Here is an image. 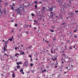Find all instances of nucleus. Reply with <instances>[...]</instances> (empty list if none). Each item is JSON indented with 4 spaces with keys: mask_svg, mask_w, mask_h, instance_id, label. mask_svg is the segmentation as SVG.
Segmentation results:
<instances>
[{
    "mask_svg": "<svg viewBox=\"0 0 78 78\" xmlns=\"http://www.w3.org/2000/svg\"><path fill=\"white\" fill-rule=\"evenodd\" d=\"M15 11H16L17 14H20V15L22 14V12L19 11V9H16Z\"/></svg>",
    "mask_w": 78,
    "mask_h": 78,
    "instance_id": "nucleus-1",
    "label": "nucleus"
},
{
    "mask_svg": "<svg viewBox=\"0 0 78 78\" xmlns=\"http://www.w3.org/2000/svg\"><path fill=\"white\" fill-rule=\"evenodd\" d=\"M29 26V25H27L26 24H25L23 26V27L24 28H28V27Z\"/></svg>",
    "mask_w": 78,
    "mask_h": 78,
    "instance_id": "nucleus-2",
    "label": "nucleus"
},
{
    "mask_svg": "<svg viewBox=\"0 0 78 78\" xmlns=\"http://www.w3.org/2000/svg\"><path fill=\"white\" fill-rule=\"evenodd\" d=\"M23 69H21L20 70V72L22 73V74H24V72H23Z\"/></svg>",
    "mask_w": 78,
    "mask_h": 78,
    "instance_id": "nucleus-3",
    "label": "nucleus"
},
{
    "mask_svg": "<svg viewBox=\"0 0 78 78\" xmlns=\"http://www.w3.org/2000/svg\"><path fill=\"white\" fill-rule=\"evenodd\" d=\"M24 66H28V63L27 61H26L25 63L24 64Z\"/></svg>",
    "mask_w": 78,
    "mask_h": 78,
    "instance_id": "nucleus-4",
    "label": "nucleus"
},
{
    "mask_svg": "<svg viewBox=\"0 0 78 78\" xmlns=\"http://www.w3.org/2000/svg\"><path fill=\"white\" fill-rule=\"evenodd\" d=\"M66 23L64 22L63 23H62V24H61V25H63V27H66Z\"/></svg>",
    "mask_w": 78,
    "mask_h": 78,
    "instance_id": "nucleus-5",
    "label": "nucleus"
},
{
    "mask_svg": "<svg viewBox=\"0 0 78 78\" xmlns=\"http://www.w3.org/2000/svg\"><path fill=\"white\" fill-rule=\"evenodd\" d=\"M46 71H47V69H44V70H43L41 72V73H44V72H46Z\"/></svg>",
    "mask_w": 78,
    "mask_h": 78,
    "instance_id": "nucleus-6",
    "label": "nucleus"
},
{
    "mask_svg": "<svg viewBox=\"0 0 78 78\" xmlns=\"http://www.w3.org/2000/svg\"><path fill=\"white\" fill-rule=\"evenodd\" d=\"M12 39H13V36H12V37L11 38L9 39V41H12Z\"/></svg>",
    "mask_w": 78,
    "mask_h": 78,
    "instance_id": "nucleus-7",
    "label": "nucleus"
},
{
    "mask_svg": "<svg viewBox=\"0 0 78 78\" xmlns=\"http://www.w3.org/2000/svg\"><path fill=\"white\" fill-rule=\"evenodd\" d=\"M16 64H17V65H19V64H22V62H18H18H17Z\"/></svg>",
    "mask_w": 78,
    "mask_h": 78,
    "instance_id": "nucleus-8",
    "label": "nucleus"
},
{
    "mask_svg": "<svg viewBox=\"0 0 78 78\" xmlns=\"http://www.w3.org/2000/svg\"><path fill=\"white\" fill-rule=\"evenodd\" d=\"M49 9L51 12V11H53V7H51V8H49Z\"/></svg>",
    "mask_w": 78,
    "mask_h": 78,
    "instance_id": "nucleus-9",
    "label": "nucleus"
},
{
    "mask_svg": "<svg viewBox=\"0 0 78 78\" xmlns=\"http://www.w3.org/2000/svg\"><path fill=\"white\" fill-rule=\"evenodd\" d=\"M63 56H64V58H67V57H66L67 55H66V54H63Z\"/></svg>",
    "mask_w": 78,
    "mask_h": 78,
    "instance_id": "nucleus-10",
    "label": "nucleus"
},
{
    "mask_svg": "<svg viewBox=\"0 0 78 78\" xmlns=\"http://www.w3.org/2000/svg\"><path fill=\"white\" fill-rule=\"evenodd\" d=\"M13 73L12 74V76L13 78H14L15 77V74L14 73V72H13Z\"/></svg>",
    "mask_w": 78,
    "mask_h": 78,
    "instance_id": "nucleus-11",
    "label": "nucleus"
},
{
    "mask_svg": "<svg viewBox=\"0 0 78 78\" xmlns=\"http://www.w3.org/2000/svg\"><path fill=\"white\" fill-rule=\"evenodd\" d=\"M55 18L56 20H58V19H59V17H58V16H55Z\"/></svg>",
    "mask_w": 78,
    "mask_h": 78,
    "instance_id": "nucleus-12",
    "label": "nucleus"
},
{
    "mask_svg": "<svg viewBox=\"0 0 78 78\" xmlns=\"http://www.w3.org/2000/svg\"><path fill=\"white\" fill-rule=\"evenodd\" d=\"M45 7H42V8H41V9H42V11H44V9H45Z\"/></svg>",
    "mask_w": 78,
    "mask_h": 78,
    "instance_id": "nucleus-13",
    "label": "nucleus"
},
{
    "mask_svg": "<svg viewBox=\"0 0 78 78\" xmlns=\"http://www.w3.org/2000/svg\"><path fill=\"white\" fill-rule=\"evenodd\" d=\"M35 9H37V5H35Z\"/></svg>",
    "mask_w": 78,
    "mask_h": 78,
    "instance_id": "nucleus-14",
    "label": "nucleus"
},
{
    "mask_svg": "<svg viewBox=\"0 0 78 78\" xmlns=\"http://www.w3.org/2000/svg\"><path fill=\"white\" fill-rule=\"evenodd\" d=\"M9 6H11V9H14V7L12 6L11 5H10Z\"/></svg>",
    "mask_w": 78,
    "mask_h": 78,
    "instance_id": "nucleus-15",
    "label": "nucleus"
},
{
    "mask_svg": "<svg viewBox=\"0 0 78 78\" xmlns=\"http://www.w3.org/2000/svg\"><path fill=\"white\" fill-rule=\"evenodd\" d=\"M64 5H63V8H66V3H64Z\"/></svg>",
    "mask_w": 78,
    "mask_h": 78,
    "instance_id": "nucleus-16",
    "label": "nucleus"
},
{
    "mask_svg": "<svg viewBox=\"0 0 78 78\" xmlns=\"http://www.w3.org/2000/svg\"><path fill=\"white\" fill-rule=\"evenodd\" d=\"M66 69H67L68 70H70V69H68V67L66 66Z\"/></svg>",
    "mask_w": 78,
    "mask_h": 78,
    "instance_id": "nucleus-17",
    "label": "nucleus"
},
{
    "mask_svg": "<svg viewBox=\"0 0 78 78\" xmlns=\"http://www.w3.org/2000/svg\"><path fill=\"white\" fill-rule=\"evenodd\" d=\"M4 51H7V49H6V48L5 47L4 48Z\"/></svg>",
    "mask_w": 78,
    "mask_h": 78,
    "instance_id": "nucleus-18",
    "label": "nucleus"
},
{
    "mask_svg": "<svg viewBox=\"0 0 78 78\" xmlns=\"http://www.w3.org/2000/svg\"><path fill=\"white\" fill-rule=\"evenodd\" d=\"M50 31H51V32H52V33H53L54 32V30L50 29Z\"/></svg>",
    "mask_w": 78,
    "mask_h": 78,
    "instance_id": "nucleus-19",
    "label": "nucleus"
},
{
    "mask_svg": "<svg viewBox=\"0 0 78 78\" xmlns=\"http://www.w3.org/2000/svg\"><path fill=\"white\" fill-rule=\"evenodd\" d=\"M20 54H21V55H25V53L23 51L22 52V53H20Z\"/></svg>",
    "mask_w": 78,
    "mask_h": 78,
    "instance_id": "nucleus-20",
    "label": "nucleus"
},
{
    "mask_svg": "<svg viewBox=\"0 0 78 78\" xmlns=\"http://www.w3.org/2000/svg\"><path fill=\"white\" fill-rule=\"evenodd\" d=\"M0 14H3V12H2V9L0 8Z\"/></svg>",
    "mask_w": 78,
    "mask_h": 78,
    "instance_id": "nucleus-21",
    "label": "nucleus"
},
{
    "mask_svg": "<svg viewBox=\"0 0 78 78\" xmlns=\"http://www.w3.org/2000/svg\"><path fill=\"white\" fill-rule=\"evenodd\" d=\"M74 37L75 38H76V37H77V35H74Z\"/></svg>",
    "mask_w": 78,
    "mask_h": 78,
    "instance_id": "nucleus-22",
    "label": "nucleus"
},
{
    "mask_svg": "<svg viewBox=\"0 0 78 78\" xmlns=\"http://www.w3.org/2000/svg\"><path fill=\"white\" fill-rule=\"evenodd\" d=\"M16 67L17 68V69H19L20 68V66L19 65L18 66H16Z\"/></svg>",
    "mask_w": 78,
    "mask_h": 78,
    "instance_id": "nucleus-23",
    "label": "nucleus"
},
{
    "mask_svg": "<svg viewBox=\"0 0 78 78\" xmlns=\"http://www.w3.org/2000/svg\"><path fill=\"white\" fill-rule=\"evenodd\" d=\"M17 9H19V10L20 11H22V9H20V8H18Z\"/></svg>",
    "mask_w": 78,
    "mask_h": 78,
    "instance_id": "nucleus-24",
    "label": "nucleus"
},
{
    "mask_svg": "<svg viewBox=\"0 0 78 78\" xmlns=\"http://www.w3.org/2000/svg\"><path fill=\"white\" fill-rule=\"evenodd\" d=\"M35 15L34 14H33V13H31V15H32V17H34V16Z\"/></svg>",
    "mask_w": 78,
    "mask_h": 78,
    "instance_id": "nucleus-25",
    "label": "nucleus"
},
{
    "mask_svg": "<svg viewBox=\"0 0 78 78\" xmlns=\"http://www.w3.org/2000/svg\"><path fill=\"white\" fill-rule=\"evenodd\" d=\"M33 66V63H31L30 64V67H32Z\"/></svg>",
    "mask_w": 78,
    "mask_h": 78,
    "instance_id": "nucleus-26",
    "label": "nucleus"
},
{
    "mask_svg": "<svg viewBox=\"0 0 78 78\" xmlns=\"http://www.w3.org/2000/svg\"><path fill=\"white\" fill-rule=\"evenodd\" d=\"M34 3H36V5H37V1H36L35 2H34Z\"/></svg>",
    "mask_w": 78,
    "mask_h": 78,
    "instance_id": "nucleus-27",
    "label": "nucleus"
},
{
    "mask_svg": "<svg viewBox=\"0 0 78 78\" xmlns=\"http://www.w3.org/2000/svg\"><path fill=\"white\" fill-rule=\"evenodd\" d=\"M5 5L6 6H8V3H5Z\"/></svg>",
    "mask_w": 78,
    "mask_h": 78,
    "instance_id": "nucleus-28",
    "label": "nucleus"
},
{
    "mask_svg": "<svg viewBox=\"0 0 78 78\" xmlns=\"http://www.w3.org/2000/svg\"><path fill=\"white\" fill-rule=\"evenodd\" d=\"M17 23H16L15 24V27H17Z\"/></svg>",
    "mask_w": 78,
    "mask_h": 78,
    "instance_id": "nucleus-29",
    "label": "nucleus"
},
{
    "mask_svg": "<svg viewBox=\"0 0 78 78\" xmlns=\"http://www.w3.org/2000/svg\"><path fill=\"white\" fill-rule=\"evenodd\" d=\"M69 47V48L70 50H72V47Z\"/></svg>",
    "mask_w": 78,
    "mask_h": 78,
    "instance_id": "nucleus-30",
    "label": "nucleus"
},
{
    "mask_svg": "<svg viewBox=\"0 0 78 78\" xmlns=\"http://www.w3.org/2000/svg\"><path fill=\"white\" fill-rule=\"evenodd\" d=\"M78 31V30H77V29H76V30H74V32H75V33L76 31Z\"/></svg>",
    "mask_w": 78,
    "mask_h": 78,
    "instance_id": "nucleus-31",
    "label": "nucleus"
},
{
    "mask_svg": "<svg viewBox=\"0 0 78 78\" xmlns=\"http://www.w3.org/2000/svg\"><path fill=\"white\" fill-rule=\"evenodd\" d=\"M29 56L30 57V58H32V56H31V55H29Z\"/></svg>",
    "mask_w": 78,
    "mask_h": 78,
    "instance_id": "nucleus-32",
    "label": "nucleus"
},
{
    "mask_svg": "<svg viewBox=\"0 0 78 78\" xmlns=\"http://www.w3.org/2000/svg\"><path fill=\"white\" fill-rule=\"evenodd\" d=\"M38 3L39 4H40V3H41V4H42V2H41V1H40V2H38Z\"/></svg>",
    "mask_w": 78,
    "mask_h": 78,
    "instance_id": "nucleus-33",
    "label": "nucleus"
},
{
    "mask_svg": "<svg viewBox=\"0 0 78 78\" xmlns=\"http://www.w3.org/2000/svg\"><path fill=\"white\" fill-rule=\"evenodd\" d=\"M70 14H71V15H72V14H73V15H74V13H71Z\"/></svg>",
    "mask_w": 78,
    "mask_h": 78,
    "instance_id": "nucleus-34",
    "label": "nucleus"
},
{
    "mask_svg": "<svg viewBox=\"0 0 78 78\" xmlns=\"http://www.w3.org/2000/svg\"><path fill=\"white\" fill-rule=\"evenodd\" d=\"M65 48L66 49H67V44L65 46Z\"/></svg>",
    "mask_w": 78,
    "mask_h": 78,
    "instance_id": "nucleus-35",
    "label": "nucleus"
},
{
    "mask_svg": "<svg viewBox=\"0 0 78 78\" xmlns=\"http://www.w3.org/2000/svg\"><path fill=\"white\" fill-rule=\"evenodd\" d=\"M5 42L6 44H8V41H5Z\"/></svg>",
    "mask_w": 78,
    "mask_h": 78,
    "instance_id": "nucleus-36",
    "label": "nucleus"
},
{
    "mask_svg": "<svg viewBox=\"0 0 78 78\" xmlns=\"http://www.w3.org/2000/svg\"><path fill=\"white\" fill-rule=\"evenodd\" d=\"M53 41H55L56 40V38H54L53 39Z\"/></svg>",
    "mask_w": 78,
    "mask_h": 78,
    "instance_id": "nucleus-37",
    "label": "nucleus"
},
{
    "mask_svg": "<svg viewBox=\"0 0 78 78\" xmlns=\"http://www.w3.org/2000/svg\"><path fill=\"white\" fill-rule=\"evenodd\" d=\"M11 22H14V20H12L11 21Z\"/></svg>",
    "mask_w": 78,
    "mask_h": 78,
    "instance_id": "nucleus-38",
    "label": "nucleus"
},
{
    "mask_svg": "<svg viewBox=\"0 0 78 78\" xmlns=\"http://www.w3.org/2000/svg\"><path fill=\"white\" fill-rule=\"evenodd\" d=\"M34 70H32L31 72H32V73H34Z\"/></svg>",
    "mask_w": 78,
    "mask_h": 78,
    "instance_id": "nucleus-39",
    "label": "nucleus"
},
{
    "mask_svg": "<svg viewBox=\"0 0 78 78\" xmlns=\"http://www.w3.org/2000/svg\"><path fill=\"white\" fill-rule=\"evenodd\" d=\"M25 9V8L24 7H23L22 8V10L24 11V9Z\"/></svg>",
    "mask_w": 78,
    "mask_h": 78,
    "instance_id": "nucleus-40",
    "label": "nucleus"
},
{
    "mask_svg": "<svg viewBox=\"0 0 78 78\" xmlns=\"http://www.w3.org/2000/svg\"><path fill=\"white\" fill-rule=\"evenodd\" d=\"M59 68L60 69H62V66H60V67H59Z\"/></svg>",
    "mask_w": 78,
    "mask_h": 78,
    "instance_id": "nucleus-41",
    "label": "nucleus"
},
{
    "mask_svg": "<svg viewBox=\"0 0 78 78\" xmlns=\"http://www.w3.org/2000/svg\"><path fill=\"white\" fill-rule=\"evenodd\" d=\"M0 2L1 3H2V0H0V5H1V3H0Z\"/></svg>",
    "mask_w": 78,
    "mask_h": 78,
    "instance_id": "nucleus-42",
    "label": "nucleus"
},
{
    "mask_svg": "<svg viewBox=\"0 0 78 78\" xmlns=\"http://www.w3.org/2000/svg\"><path fill=\"white\" fill-rule=\"evenodd\" d=\"M54 67H55V68H57V67H58V66H54Z\"/></svg>",
    "mask_w": 78,
    "mask_h": 78,
    "instance_id": "nucleus-43",
    "label": "nucleus"
},
{
    "mask_svg": "<svg viewBox=\"0 0 78 78\" xmlns=\"http://www.w3.org/2000/svg\"><path fill=\"white\" fill-rule=\"evenodd\" d=\"M76 13V12H78V10H77V11H75Z\"/></svg>",
    "mask_w": 78,
    "mask_h": 78,
    "instance_id": "nucleus-44",
    "label": "nucleus"
},
{
    "mask_svg": "<svg viewBox=\"0 0 78 78\" xmlns=\"http://www.w3.org/2000/svg\"><path fill=\"white\" fill-rule=\"evenodd\" d=\"M15 50H17V48H16V47H15Z\"/></svg>",
    "mask_w": 78,
    "mask_h": 78,
    "instance_id": "nucleus-45",
    "label": "nucleus"
},
{
    "mask_svg": "<svg viewBox=\"0 0 78 78\" xmlns=\"http://www.w3.org/2000/svg\"><path fill=\"white\" fill-rule=\"evenodd\" d=\"M4 55H6V56H7L8 57V55H7L6 54H4Z\"/></svg>",
    "mask_w": 78,
    "mask_h": 78,
    "instance_id": "nucleus-46",
    "label": "nucleus"
},
{
    "mask_svg": "<svg viewBox=\"0 0 78 78\" xmlns=\"http://www.w3.org/2000/svg\"><path fill=\"white\" fill-rule=\"evenodd\" d=\"M68 15H69V16H70V13L69 12H68Z\"/></svg>",
    "mask_w": 78,
    "mask_h": 78,
    "instance_id": "nucleus-47",
    "label": "nucleus"
},
{
    "mask_svg": "<svg viewBox=\"0 0 78 78\" xmlns=\"http://www.w3.org/2000/svg\"><path fill=\"white\" fill-rule=\"evenodd\" d=\"M57 2H58V3H60V1L59 0H58L57 1Z\"/></svg>",
    "mask_w": 78,
    "mask_h": 78,
    "instance_id": "nucleus-48",
    "label": "nucleus"
},
{
    "mask_svg": "<svg viewBox=\"0 0 78 78\" xmlns=\"http://www.w3.org/2000/svg\"><path fill=\"white\" fill-rule=\"evenodd\" d=\"M52 28L53 29H55V27H54V26H52Z\"/></svg>",
    "mask_w": 78,
    "mask_h": 78,
    "instance_id": "nucleus-49",
    "label": "nucleus"
},
{
    "mask_svg": "<svg viewBox=\"0 0 78 78\" xmlns=\"http://www.w3.org/2000/svg\"><path fill=\"white\" fill-rule=\"evenodd\" d=\"M47 61H50V59H47Z\"/></svg>",
    "mask_w": 78,
    "mask_h": 78,
    "instance_id": "nucleus-50",
    "label": "nucleus"
},
{
    "mask_svg": "<svg viewBox=\"0 0 78 78\" xmlns=\"http://www.w3.org/2000/svg\"><path fill=\"white\" fill-rule=\"evenodd\" d=\"M62 64H64V61H62Z\"/></svg>",
    "mask_w": 78,
    "mask_h": 78,
    "instance_id": "nucleus-51",
    "label": "nucleus"
},
{
    "mask_svg": "<svg viewBox=\"0 0 78 78\" xmlns=\"http://www.w3.org/2000/svg\"><path fill=\"white\" fill-rule=\"evenodd\" d=\"M14 70L15 71H16V70H17V69H16V68Z\"/></svg>",
    "mask_w": 78,
    "mask_h": 78,
    "instance_id": "nucleus-52",
    "label": "nucleus"
},
{
    "mask_svg": "<svg viewBox=\"0 0 78 78\" xmlns=\"http://www.w3.org/2000/svg\"><path fill=\"white\" fill-rule=\"evenodd\" d=\"M53 14H52V15H51V17H53Z\"/></svg>",
    "mask_w": 78,
    "mask_h": 78,
    "instance_id": "nucleus-53",
    "label": "nucleus"
},
{
    "mask_svg": "<svg viewBox=\"0 0 78 78\" xmlns=\"http://www.w3.org/2000/svg\"><path fill=\"white\" fill-rule=\"evenodd\" d=\"M34 22H36V20H34Z\"/></svg>",
    "mask_w": 78,
    "mask_h": 78,
    "instance_id": "nucleus-54",
    "label": "nucleus"
},
{
    "mask_svg": "<svg viewBox=\"0 0 78 78\" xmlns=\"http://www.w3.org/2000/svg\"><path fill=\"white\" fill-rule=\"evenodd\" d=\"M15 61H16V62H17V59H16Z\"/></svg>",
    "mask_w": 78,
    "mask_h": 78,
    "instance_id": "nucleus-55",
    "label": "nucleus"
},
{
    "mask_svg": "<svg viewBox=\"0 0 78 78\" xmlns=\"http://www.w3.org/2000/svg\"><path fill=\"white\" fill-rule=\"evenodd\" d=\"M23 1L24 2H26V0H23Z\"/></svg>",
    "mask_w": 78,
    "mask_h": 78,
    "instance_id": "nucleus-56",
    "label": "nucleus"
},
{
    "mask_svg": "<svg viewBox=\"0 0 78 78\" xmlns=\"http://www.w3.org/2000/svg\"><path fill=\"white\" fill-rule=\"evenodd\" d=\"M51 53H53V51H51Z\"/></svg>",
    "mask_w": 78,
    "mask_h": 78,
    "instance_id": "nucleus-57",
    "label": "nucleus"
},
{
    "mask_svg": "<svg viewBox=\"0 0 78 78\" xmlns=\"http://www.w3.org/2000/svg\"><path fill=\"white\" fill-rule=\"evenodd\" d=\"M26 34H28V31L26 32Z\"/></svg>",
    "mask_w": 78,
    "mask_h": 78,
    "instance_id": "nucleus-58",
    "label": "nucleus"
},
{
    "mask_svg": "<svg viewBox=\"0 0 78 78\" xmlns=\"http://www.w3.org/2000/svg\"><path fill=\"white\" fill-rule=\"evenodd\" d=\"M68 6H69V7H70V5H67Z\"/></svg>",
    "mask_w": 78,
    "mask_h": 78,
    "instance_id": "nucleus-59",
    "label": "nucleus"
},
{
    "mask_svg": "<svg viewBox=\"0 0 78 78\" xmlns=\"http://www.w3.org/2000/svg\"><path fill=\"white\" fill-rule=\"evenodd\" d=\"M12 6H15V4H13V5H12Z\"/></svg>",
    "mask_w": 78,
    "mask_h": 78,
    "instance_id": "nucleus-60",
    "label": "nucleus"
},
{
    "mask_svg": "<svg viewBox=\"0 0 78 78\" xmlns=\"http://www.w3.org/2000/svg\"><path fill=\"white\" fill-rule=\"evenodd\" d=\"M33 60V59H32V58H31V59H30V61H32Z\"/></svg>",
    "mask_w": 78,
    "mask_h": 78,
    "instance_id": "nucleus-61",
    "label": "nucleus"
},
{
    "mask_svg": "<svg viewBox=\"0 0 78 78\" xmlns=\"http://www.w3.org/2000/svg\"><path fill=\"white\" fill-rule=\"evenodd\" d=\"M29 27H31V25H30Z\"/></svg>",
    "mask_w": 78,
    "mask_h": 78,
    "instance_id": "nucleus-62",
    "label": "nucleus"
},
{
    "mask_svg": "<svg viewBox=\"0 0 78 78\" xmlns=\"http://www.w3.org/2000/svg\"><path fill=\"white\" fill-rule=\"evenodd\" d=\"M34 29H35V30H36V27H34Z\"/></svg>",
    "mask_w": 78,
    "mask_h": 78,
    "instance_id": "nucleus-63",
    "label": "nucleus"
},
{
    "mask_svg": "<svg viewBox=\"0 0 78 78\" xmlns=\"http://www.w3.org/2000/svg\"><path fill=\"white\" fill-rule=\"evenodd\" d=\"M54 74H53L52 75V76H54Z\"/></svg>",
    "mask_w": 78,
    "mask_h": 78,
    "instance_id": "nucleus-64",
    "label": "nucleus"
}]
</instances>
